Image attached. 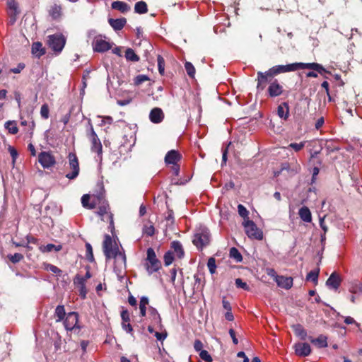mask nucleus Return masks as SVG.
<instances>
[{"label":"nucleus","mask_w":362,"mask_h":362,"mask_svg":"<svg viewBox=\"0 0 362 362\" xmlns=\"http://www.w3.org/2000/svg\"><path fill=\"white\" fill-rule=\"evenodd\" d=\"M277 115L278 116L285 121H286L289 117V105L286 102H284L281 103L277 107Z\"/></svg>","instance_id":"aec40b11"},{"label":"nucleus","mask_w":362,"mask_h":362,"mask_svg":"<svg viewBox=\"0 0 362 362\" xmlns=\"http://www.w3.org/2000/svg\"><path fill=\"white\" fill-rule=\"evenodd\" d=\"M66 313L63 305H58L55 309L56 317H65Z\"/></svg>","instance_id":"6e6d98bb"},{"label":"nucleus","mask_w":362,"mask_h":362,"mask_svg":"<svg viewBox=\"0 0 362 362\" xmlns=\"http://www.w3.org/2000/svg\"><path fill=\"white\" fill-rule=\"evenodd\" d=\"M309 341L317 348H325L327 346V337L323 334H320L317 338L313 337H308Z\"/></svg>","instance_id":"412c9836"},{"label":"nucleus","mask_w":362,"mask_h":362,"mask_svg":"<svg viewBox=\"0 0 362 362\" xmlns=\"http://www.w3.org/2000/svg\"><path fill=\"white\" fill-rule=\"evenodd\" d=\"M8 150L11 156L12 157L13 161L14 162L18 155L16 149L14 147L9 146Z\"/></svg>","instance_id":"4d7b16f0"},{"label":"nucleus","mask_w":362,"mask_h":362,"mask_svg":"<svg viewBox=\"0 0 362 362\" xmlns=\"http://www.w3.org/2000/svg\"><path fill=\"white\" fill-rule=\"evenodd\" d=\"M267 274L272 277L274 279V281H276V279H277V277L279 276L276 274V271L272 269V268H270V269H267Z\"/></svg>","instance_id":"e2e57ef3"},{"label":"nucleus","mask_w":362,"mask_h":362,"mask_svg":"<svg viewBox=\"0 0 362 362\" xmlns=\"http://www.w3.org/2000/svg\"><path fill=\"white\" fill-rule=\"evenodd\" d=\"M164 119V113L161 108L154 107L149 114V119L154 124L160 123Z\"/></svg>","instance_id":"dca6fc26"},{"label":"nucleus","mask_w":362,"mask_h":362,"mask_svg":"<svg viewBox=\"0 0 362 362\" xmlns=\"http://www.w3.org/2000/svg\"><path fill=\"white\" fill-rule=\"evenodd\" d=\"M134 11L139 14H144L148 12V6L145 1H140L136 3Z\"/></svg>","instance_id":"7c9ffc66"},{"label":"nucleus","mask_w":362,"mask_h":362,"mask_svg":"<svg viewBox=\"0 0 362 362\" xmlns=\"http://www.w3.org/2000/svg\"><path fill=\"white\" fill-rule=\"evenodd\" d=\"M349 291L353 294L362 293V283L358 281L353 283L349 288Z\"/></svg>","instance_id":"f704fd0d"},{"label":"nucleus","mask_w":362,"mask_h":362,"mask_svg":"<svg viewBox=\"0 0 362 362\" xmlns=\"http://www.w3.org/2000/svg\"><path fill=\"white\" fill-rule=\"evenodd\" d=\"M199 356L202 360H204L206 362L212 361V357L206 350L201 351V352L199 353Z\"/></svg>","instance_id":"864d4df0"},{"label":"nucleus","mask_w":362,"mask_h":362,"mask_svg":"<svg viewBox=\"0 0 362 362\" xmlns=\"http://www.w3.org/2000/svg\"><path fill=\"white\" fill-rule=\"evenodd\" d=\"M185 69L187 71V74L190 78H194L195 74V68L194 65L189 62H186L185 64Z\"/></svg>","instance_id":"58836bf2"},{"label":"nucleus","mask_w":362,"mask_h":362,"mask_svg":"<svg viewBox=\"0 0 362 362\" xmlns=\"http://www.w3.org/2000/svg\"><path fill=\"white\" fill-rule=\"evenodd\" d=\"M149 80V78L146 75L141 74L135 77L134 81L136 86H139L145 81Z\"/></svg>","instance_id":"de8ad7c7"},{"label":"nucleus","mask_w":362,"mask_h":362,"mask_svg":"<svg viewBox=\"0 0 362 362\" xmlns=\"http://www.w3.org/2000/svg\"><path fill=\"white\" fill-rule=\"evenodd\" d=\"M7 5L11 11L13 13H20L18 10V4L16 0H8Z\"/></svg>","instance_id":"a18cd8bd"},{"label":"nucleus","mask_w":362,"mask_h":362,"mask_svg":"<svg viewBox=\"0 0 362 362\" xmlns=\"http://www.w3.org/2000/svg\"><path fill=\"white\" fill-rule=\"evenodd\" d=\"M245 233L252 239L262 240L263 238V233L251 220H245L243 222Z\"/></svg>","instance_id":"6e6552de"},{"label":"nucleus","mask_w":362,"mask_h":362,"mask_svg":"<svg viewBox=\"0 0 362 362\" xmlns=\"http://www.w3.org/2000/svg\"><path fill=\"white\" fill-rule=\"evenodd\" d=\"M293 330L295 334L300 337L301 339L304 340L307 337V332L302 325L299 324L293 325H292Z\"/></svg>","instance_id":"bb28decb"},{"label":"nucleus","mask_w":362,"mask_h":362,"mask_svg":"<svg viewBox=\"0 0 362 362\" xmlns=\"http://www.w3.org/2000/svg\"><path fill=\"white\" fill-rule=\"evenodd\" d=\"M238 211L239 215L241 217L244 218L245 220H249V218H248L249 212L243 205L239 204L238 206Z\"/></svg>","instance_id":"c03bdc74"},{"label":"nucleus","mask_w":362,"mask_h":362,"mask_svg":"<svg viewBox=\"0 0 362 362\" xmlns=\"http://www.w3.org/2000/svg\"><path fill=\"white\" fill-rule=\"evenodd\" d=\"M341 279L340 277V275L337 274L336 272H334L327 279L326 281V285L331 288L337 290L341 285Z\"/></svg>","instance_id":"2eb2a0df"},{"label":"nucleus","mask_w":362,"mask_h":362,"mask_svg":"<svg viewBox=\"0 0 362 362\" xmlns=\"http://www.w3.org/2000/svg\"><path fill=\"white\" fill-rule=\"evenodd\" d=\"M45 269L56 274H61L62 273V270L60 269L51 264H45Z\"/></svg>","instance_id":"603ef678"},{"label":"nucleus","mask_w":362,"mask_h":362,"mask_svg":"<svg viewBox=\"0 0 362 362\" xmlns=\"http://www.w3.org/2000/svg\"><path fill=\"white\" fill-rule=\"evenodd\" d=\"M267 83H269L267 93L270 98L279 97L283 94L284 91V87L277 79H272L271 82H267Z\"/></svg>","instance_id":"f8f14e48"},{"label":"nucleus","mask_w":362,"mask_h":362,"mask_svg":"<svg viewBox=\"0 0 362 362\" xmlns=\"http://www.w3.org/2000/svg\"><path fill=\"white\" fill-rule=\"evenodd\" d=\"M19 14V13H13V11H11L9 13V23L11 25H13L17 19V16Z\"/></svg>","instance_id":"680f3d73"},{"label":"nucleus","mask_w":362,"mask_h":362,"mask_svg":"<svg viewBox=\"0 0 362 362\" xmlns=\"http://www.w3.org/2000/svg\"><path fill=\"white\" fill-rule=\"evenodd\" d=\"M108 221H109V223H110L109 228H110L112 234L114 235L115 224H114V220H113V214L112 213L109 214Z\"/></svg>","instance_id":"052dcab7"},{"label":"nucleus","mask_w":362,"mask_h":362,"mask_svg":"<svg viewBox=\"0 0 362 362\" xmlns=\"http://www.w3.org/2000/svg\"><path fill=\"white\" fill-rule=\"evenodd\" d=\"M298 214L300 218L305 222L310 223L312 221V215L310 209L307 206H303L299 209Z\"/></svg>","instance_id":"a878e982"},{"label":"nucleus","mask_w":362,"mask_h":362,"mask_svg":"<svg viewBox=\"0 0 362 362\" xmlns=\"http://www.w3.org/2000/svg\"><path fill=\"white\" fill-rule=\"evenodd\" d=\"M5 128L11 134H16L18 132V128L17 127L16 122L15 121H7L5 123Z\"/></svg>","instance_id":"2f4dec72"},{"label":"nucleus","mask_w":362,"mask_h":362,"mask_svg":"<svg viewBox=\"0 0 362 362\" xmlns=\"http://www.w3.org/2000/svg\"><path fill=\"white\" fill-rule=\"evenodd\" d=\"M32 52L36 54L38 57L45 54V50L42 47V44L40 42H34L32 45Z\"/></svg>","instance_id":"cd10ccee"},{"label":"nucleus","mask_w":362,"mask_h":362,"mask_svg":"<svg viewBox=\"0 0 362 362\" xmlns=\"http://www.w3.org/2000/svg\"><path fill=\"white\" fill-rule=\"evenodd\" d=\"M222 303H223V308L226 310L225 317H233V315L231 313L230 303L226 300V297L223 298Z\"/></svg>","instance_id":"4c0bfd02"},{"label":"nucleus","mask_w":362,"mask_h":362,"mask_svg":"<svg viewBox=\"0 0 362 362\" xmlns=\"http://www.w3.org/2000/svg\"><path fill=\"white\" fill-rule=\"evenodd\" d=\"M78 288L79 295L83 298L85 299L86 298V295L88 293V290L86 286H77Z\"/></svg>","instance_id":"13d9d810"},{"label":"nucleus","mask_w":362,"mask_h":362,"mask_svg":"<svg viewBox=\"0 0 362 362\" xmlns=\"http://www.w3.org/2000/svg\"><path fill=\"white\" fill-rule=\"evenodd\" d=\"M103 251L106 260L115 259L116 262L125 264L126 255L124 252H122L116 243L113 244V240L111 236L108 234L104 235V240L103 242Z\"/></svg>","instance_id":"f03ea898"},{"label":"nucleus","mask_w":362,"mask_h":362,"mask_svg":"<svg viewBox=\"0 0 362 362\" xmlns=\"http://www.w3.org/2000/svg\"><path fill=\"white\" fill-rule=\"evenodd\" d=\"M305 144V141L300 142L299 144H298V143H291L288 145V148H291L295 151L298 152V151H300V150H302L304 148Z\"/></svg>","instance_id":"8fccbe9b"},{"label":"nucleus","mask_w":362,"mask_h":362,"mask_svg":"<svg viewBox=\"0 0 362 362\" xmlns=\"http://www.w3.org/2000/svg\"><path fill=\"white\" fill-rule=\"evenodd\" d=\"M294 349L296 354L299 356H308L311 353L310 346L308 343H296Z\"/></svg>","instance_id":"f3484780"},{"label":"nucleus","mask_w":362,"mask_h":362,"mask_svg":"<svg viewBox=\"0 0 362 362\" xmlns=\"http://www.w3.org/2000/svg\"><path fill=\"white\" fill-rule=\"evenodd\" d=\"M8 259L13 264H16L22 261L24 258L23 255L21 253H15L14 255H8Z\"/></svg>","instance_id":"ea45409f"},{"label":"nucleus","mask_w":362,"mask_h":362,"mask_svg":"<svg viewBox=\"0 0 362 362\" xmlns=\"http://www.w3.org/2000/svg\"><path fill=\"white\" fill-rule=\"evenodd\" d=\"M98 197V192L96 193L90 194H83L81 197V204L83 207L88 209H93L95 208V199Z\"/></svg>","instance_id":"ddd939ff"},{"label":"nucleus","mask_w":362,"mask_h":362,"mask_svg":"<svg viewBox=\"0 0 362 362\" xmlns=\"http://www.w3.org/2000/svg\"><path fill=\"white\" fill-rule=\"evenodd\" d=\"M140 314L142 317L148 313L151 317H156L158 315L157 310L149 305V300L148 297L142 296L139 302Z\"/></svg>","instance_id":"1a4fd4ad"},{"label":"nucleus","mask_w":362,"mask_h":362,"mask_svg":"<svg viewBox=\"0 0 362 362\" xmlns=\"http://www.w3.org/2000/svg\"><path fill=\"white\" fill-rule=\"evenodd\" d=\"M74 284H76L77 286H86V281H85L83 278H82V276L76 274L74 278Z\"/></svg>","instance_id":"5fc2aeb1"},{"label":"nucleus","mask_w":362,"mask_h":362,"mask_svg":"<svg viewBox=\"0 0 362 362\" xmlns=\"http://www.w3.org/2000/svg\"><path fill=\"white\" fill-rule=\"evenodd\" d=\"M108 23L110 25V26L115 30H121L126 25L127 20L125 18H109Z\"/></svg>","instance_id":"5701e85b"},{"label":"nucleus","mask_w":362,"mask_h":362,"mask_svg":"<svg viewBox=\"0 0 362 362\" xmlns=\"http://www.w3.org/2000/svg\"><path fill=\"white\" fill-rule=\"evenodd\" d=\"M319 274H320V268H317L315 270H312L308 273V274L306 276V280L311 281L316 284L317 283Z\"/></svg>","instance_id":"473e14b6"},{"label":"nucleus","mask_w":362,"mask_h":362,"mask_svg":"<svg viewBox=\"0 0 362 362\" xmlns=\"http://www.w3.org/2000/svg\"><path fill=\"white\" fill-rule=\"evenodd\" d=\"M154 335L158 341H162L167 337V332H166V331H165L163 332H155Z\"/></svg>","instance_id":"bf43d9fd"},{"label":"nucleus","mask_w":362,"mask_h":362,"mask_svg":"<svg viewBox=\"0 0 362 362\" xmlns=\"http://www.w3.org/2000/svg\"><path fill=\"white\" fill-rule=\"evenodd\" d=\"M235 286L238 288H243L245 291H249L250 286L247 284L246 282L243 281V280L240 278L235 279Z\"/></svg>","instance_id":"3c124183"},{"label":"nucleus","mask_w":362,"mask_h":362,"mask_svg":"<svg viewBox=\"0 0 362 362\" xmlns=\"http://www.w3.org/2000/svg\"><path fill=\"white\" fill-rule=\"evenodd\" d=\"M158 69L160 75H164L165 73V59L160 55L157 57Z\"/></svg>","instance_id":"a19ab883"},{"label":"nucleus","mask_w":362,"mask_h":362,"mask_svg":"<svg viewBox=\"0 0 362 362\" xmlns=\"http://www.w3.org/2000/svg\"><path fill=\"white\" fill-rule=\"evenodd\" d=\"M25 68V64L23 63L18 64L16 68H13L11 69V71L14 74L20 73Z\"/></svg>","instance_id":"0e129e2a"},{"label":"nucleus","mask_w":362,"mask_h":362,"mask_svg":"<svg viewBox=\"0 0 362 362\" xmlns=\"http://www.w3.org/2000/svg\"><path fill=\"white\" fill-rule=\"evenodd\" d=\"M93 47L95 52H104L109 50L111 48V45L108 42L103 39H96L93 42Z\"/></svg>","instance_id":"6ab92c4d"},{"label":"nucleus","mask_w":362,"mask_h":362,"mask_svg":"<svg viewBox=\"0 0 362 362\" xmlns=\"http://www.w3.org/2000/svg\"><path fill=\"white\" fill-rule=\"evenodd\" d=\"M182 158V155L176 150L169 151L165 156V162L166 164L175 165Z\"/></svg>","instance_id":"a211bd4d"},{"label":"nucleus","mask_w":362,"mask_h":362,"mask_svg":"<svg viewBox=\"0 0 362 362\" xmlns=\"http://www.w3.org/2000/svg\"><path fill=\"white\" fill-rule=\"evenodd\" d=\"M203 344L200 340H196L194 344V348L197 351H203L202 350Z\"/></svg>","instance_id":"338daca9"},{"label":"nucleus","mask_w":362,"mask_h":362,"mask_svg":"<svg viewBox=\"0 0 362 362\" xmlns=\"http://www.w3.org/2000/svg\"><path fill=\"white\" fill-rule=\"evenodd\" d=\"M95 200V207L98 206V211H97L98 215L103 217L105 214H107V217L109 218V214L111 212L110 211L109 203L105 199V191L103 186L100 187L99 191H98V197Z\"/></svg>","instance_id":"423d86ee"},{"label":"nucleus","mask_w":362,"mask_h":362,"mask_svg":"<svg viewBox=\"0 0 362 362\" xmlns=\"http://www.w3.org/2000/svg\"><path fill=\"white\" fill-rule=\"evenodd\" d=\"M229 255L236 262H241L243 261V256L236 247H233L230 249Z\"/></svg>","instance_id":"72a5a7b5"},{"label":"nucleus","mask_w":362,"mask_h":362,"mask_svg":"<svg viewBox=\"0 0 362 362\" xmlns=\"http://www.w3.org/2000/svg\"><path fill=\"white\" fill-rule=\"evenodd\" d=\"M164 264L166 267L170 265L174 261V255L172 250L167 251L163 256Z\"/></svg>","instance_id":"c9c22d12"},{"label":"nucleus","mask_w":362,"mask_h":362,"mask_svg":"<svg viewBox=\"0 0 362 362\" xmlns=\"http://www.w3.org/2000/svg\"><path fill=\"white\" fill-rule=\"evenodd\" d=\"M26 240H27L26 243H28V244H30V243L37 244V243H38V240L36 238H35L30 235H28L26 236Z\"/></svg>","instance_id":"774afa93"},{"label":"nucleus","mask_w":362,"mask_h":362,"mask_svg":"<svg viewBox=\"0 0 362 362\" xmlns=\"http://www.w3.org/2000/svg\"><path fill=\"white\" fill-rule=\"evenodd\" d=\"M207 267H208L209 272L211 274H214L216 273V259L214 257H210L208 259Z\"/></svg>","instance_id":"79ce46f5"},{"label":"nucleus","mask_w":362,"mask_h":362,"mask_svg":"<svg viewBox=\"0 0 362 362\" xmlns=\"http://www.w3.org/2000/svg\"><path fill=\"white\" fill-rule=\"evenodd\" d=\"M86 136L90 141V150L92 152L97 153L100 158H102L103 146L100 139L94 130L93 124L90 120L88 122V129L86 130Z\"/></svg>","instance_id":"39448f33"},{"label":"nucleus","mask_w":362,"mask_h":362,"mask_svg":"<svg viewBox=\"0 0 362 362\" xmlns=\"http://www.w3.org/2000/svg\"><path fill=\"white\" fill-rule=\"evenodd\" d=\"M305 69L314 70L321 75L323 74V73H329V71H327L322 64L315 62H295L286 65H276L264 72L257 71V76L256 79L257 89L258 90H263L266 88L267 82H271L276 76L280 74L296 71Z\"/></svg>","instance_id":"f257e3e1"},{"label":"nucleus","mask_w":362,"mask_h":362,"mask_svg":"<svg viewBox=\"0 0 362 362\" xmlns=\"http://www.w3.org/2000/svg\"><path fill=\"white\" fill-rule=\"evenodd\" d=\"M40 115L43 119H47L49 118V106L47 103H45L41 106Z\"/></svg>","instance_id":"49530a36"},{"label":"nucleus","mask_w":362,"mask_h":362,"mask_svg":"<svg viewBox=\"0 0 362 362\" xmlns=\"http://www.w3.org/2000/svg\"><path fill=\"white\" fill-rule=\"evenodd\" d=\"M62 249V245H54L52 243L47 244L46 245H41L40 247V250L42 252H49L53 250L56 252H59Z\"/></svg>","instance_id":"c756f323"},{"label":"nucleus","mask_w":362,"mask_h":362,"mask_svg":"<svg viewBox=\"0 0 362 362\" xmlns=\"http://www.w3.org/2000/svg\"><path fill=\"white\" fill-rule=\"evenodd\" d=\"M144 267L149 275L158 272L162 267V263L158 259L152 247H149L146 250Z\"/></svg>","instance_id":"20e7f679"},{"label":"nucleus","mask_w":362,"mask_h":362,"mask_svg":"<svg viewBox=\"0 0 362 362\" xmlns=\"http://www.w3.org/2000/svg\"><path fill=\"white\" fill-rule=\"evenodd\" d=\"M128 303H129V305H131L132 306L134 307L135 308H136V305H137V300L136 299L132 296V295H129V297H128Z\"/></svg>","instance_id":"69168bd1"},{"label":"nucleus","mask_w":362,"mask_h":362,"mask_svg":"<svg viewBox=\"0 0 362 362\" xmlns=\"http://www.w3.org/2000/svg\"><path fill=\"white\" fill-rule=\"evenodd\" d=\"M278 286L285 289H289L293 286V278L286 277L284 276H279L275 281Z\"/></svg>","instance_id":"4be33fe9"},{"label":"nucleus","mask_w":362,"mask_h":362,"mask_svg":"<svg viewBox=\"0 0 362 362\" xmlns=\"http://www.w3.org/2000/svg\"><path fill=\"white\" fill-rule=\"evenodd\" d=\"M64 320L63 324L66 330L78 332L80 326L78 325V318H59L57 321Z\"/></svg>","instance_id":"4468645a"},{"label":"nucleus","mask_w":362,"mask_h":362,"mask_svg":"<svg viewBox=\"0 0 362 362\" xmlns=\"http://www.w3.org/2000/svg\"><path fill=\"white\" fill-rule=\"evenodd\" d=\"M66 41V37L62 34H54L48 36L47 43L52 50L59 54L64 47Z\"/></svg>","instance_id":"0eeeda50"},{"label":"nucleus","mask_w":362,"mask_h":362,"mask_svg":"<svg viewBox=\"0 0 362 362\" xmlns=\"http://www.w3.org/2000/svg\"><path fill=\"white\" fill-rule=\"evenodd\" d=\"M69 167L72 170V172L67 173L66 177L69 180L75 179L79 173V163L78 158L74 153H69Z\"/></svg>","instance_id":"9d476101"},{"label":"nucleus","mask_w":362,"mask_h":362,"mask_svg":"<svg viewBox=\"0 0 362 362\" xmlns=\"http://www.w3.org/2000/svg\"><path fill=\"white\" fill-rule=\"evenodd\" d=\"M143 232L148 236H153L155 233V228L153 224H150L149 226L145 225L143 229Z\"/></svg>","instance_id":"09e8293b"},{"label":"nucleus","mask_w":362,"mask_h":362,"mask_svg":"<svg viewBox=\"0 0 362 362\" xmlns=\"http://www.w3.org/2000/svg\"><path fill=\"white\" fill-rule=\"evenodd\" d=\"M86 259L90 262H93L95 261V259H94V256H93V248H92L91 245L88 243H86Z\"/></svg>","instance_id":"e433bc0d"},{"label":"nucleus","mask_w":362,"mask_h":362,"mask_svg":"<svg viewBox=\"0 0 362 362\" xmlns=\"http://www.w3.org/2000/svg\"><path fill=\"white\" fill-rule=\"evenodd\" d=\"M111 6L112 9L117 10L122 13H125L131 9L130 6L126 2L121 1H113Z\"/></svg>","instance_id":"393cba45"},{"label":"nucleus","mask_w":362,"mask_h":362,"mask_svg":"<svg viewBox=\"0 0 362 362\" xmlns=\"http://www.w3.org/2000/svg\"><path fill=\"white\" fill-rule=\"evenodd\" d=\"M170 248L173 252V255H176V256L181 259L185 255V251L181 243L178 240H174L170 244Z\"/></svg>","instance_id":"b1692460"},{"label":"nucleus","mask_w":362,"mask_h":362,"mask_svg":"<svg viewBox=\"0 0 362 362\" xmlns=\"http://www.w3.org/2000/svg\"><path fill=\"white\" fill-rule=\"evenodd\" d=\"M125 58L127 61L137 62L139 61V57L135 53L132 48H127L125 51Z\"/></svg>","instance_id":"c85d7f7f"},{"label":"nucleus","mask_w":362,"mask_h":362,"mask_svg":"<svg viewBox=\"0 0 362 362\" xmlns=\"http://www.w3.org/2000/svg\"><path fill=\"white\" fill-rule=\"evenodd\" d=\"M122 328L128 333H131L133 330L130 323V318H122Z\"/></svg>","instance_id":"37998d69"},{"label":"nucleus","mask_w":362,"mask_h":362,"mask_svg":"<svg viewBox=\"0 0 362 362\" xmlns=\"http://www.w3.org/2000/svg\"><path fill=\"white\" fill-rule=\"evenodd\" d=\"M38 161L44 168H49L56 163L54 156L47 151H42L38 155Z\"/></svg>","instance_id":"9b49d317"},{"label":"nucleus","mask_w":362,"mask_h":362,"mask_svg":"<svg viewBox=\"0 0 362 362\" xmlns=\"http://www.w3.org/2000/svg\"><path fill=\"white\" fill-rule=\"evenodd\" d=\"M210 241L211 233L206 227L198 228L194 234L192 239V243L199 251H202L204 247L209 244Z\"/></svg>","instance_id":"7ed1b4c3"}]
</instances>
